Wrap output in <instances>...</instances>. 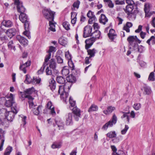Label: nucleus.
I'll use <instances>...</instances> for the list:
<instances>
[{
  "label": "nucleus",
  "instance_id": "f257e3e1",
  "mask_svg": "<svg viewBox=\"0 0 155 155\" xmlns=\"http://www.w3.org/2000/svg\"><path fill=\"white\" fill-rule=\"evenodd\" d=\"M126 2L127 4L124 9L125 12L127 15V18L130 20H134L136 16L139 12L137 9V5L133 0H126Z\"/></svg>",
  "mask_w": 155,
  "mask_h": 155
},
{
  "label": "nucleus",
  "instance_id": "f03ea898",
  "mask_svg": "<svg viewBox=\"0 0 155 155\" xmlns=\"http://www.w3.org/2000/svg\"><path fill=\"white\" fill-rule=\"evenodd\" d=\"M48 64V66H47L46 69V74L48 75L52 74V71H53L55 74H58V72L56 70L57 63L55 59L51 58L49 60Z\"/></svg>",
  "mask_w": 155,
  "mask_h": 155
},
{
  "label": "nucleus",
  "instance_id": "7ed1b4c3",
  "mask_svg": "<svg viewBox=\"0 0 155 155\" xmlns=\"http://www.w3.org/2000/svg\"><path fill=\"white\" fill-rule=\"evenodd\" d=\"M5 105L8 107H11V110H15L16 113H18V109L16 104L14 102L13 95L12 94H10L9 96H6Z\"/></svg>",
  "mask_w": 155,
  "mask_h": 155
},
{
  "label": "nucleus",
  "instance_id": "20e7f679",
  "mask_svg": "<svg viewBox=\"0 0 155 155\" xmlns=\"http://www.w3.org/2000/svg\"><path fill=\"white\" fill-rule=\"evenodd\" d=\"M42 12L45 18L49 21H54L55 12L49 9H44Z\"/></svg>",
  "mask_w": 155,
  "mask_h": 155
},
{
  "label": "nucleus",
  "instance_id": "39448f33",
  "mask_svg": "<svg viewBox=\"0 0 155 155\" xmlns=\"http://www.w3.org/2000/svg\"><path fill=\"white\" fill-rule=\"evenodd\" d=\"M65 86V84L64 85L59 86L58 91V93L60 94L61 97L64 99V100H66L68 96V93L66 92L65 91L64 87Z\"/></svg>",
  "mask_w": 155,
  "mask_h": 155
},
{
  "label": "nucleus",
  "instance_id": "423d86ee",
  "mask_svg": "<svg viewBox=\"0 0 155 155\" xmlns=\"http://www.w3.org/2000/svg\"><path fill=\"white\" fill-rule=\"evenodd\" d=\"M92 27L90 25H87L84 28V31L83 36L86 38L87 37L91 36L92 34Z\"/></svg>",
  "mask_w": 155,
  "mask_h": 155
},
{
  "label": "nucleus",
  "instance_id": "0eeeda50",
  "mask_svg": "<svg viewBox=\"0 0 155 155\" xmlns=\"http://www.w3.org/2000/svg\"><path fill=\"white\" fill-rule=\"evenodd\" d=\"M15 111V110H12L11 111L6 112L5 114L6 119L8 121H12L14 118L15 114L17 113Z\"/></svg>",
  "mask_w": 155,
  "mask_h": 155
},
{
  "label": "nucleus",
  "instance_id": "6e6552de",
  "mask_svg": "<svg viewBox=\"0 0 155 155\" xmlns=\"http://www.w3.org/2000/svg\"><path fill=\"white\" fill-rule=\"evenodd\" d=\"M72 113L74 114V117L75 120L78 121L80 118H81V110L77 107H74L72 109Z\"/></svg>",
  "mask_w": 155,
  "mask_h": 155
},
{
  "label": "nucleus",
  "instance_id": "1a4fd4ad",
  "mask_svg": "<svg viewBox=\"0 0 155 155\" xmlns=\"http://www.w3.org/2000/svg\"><path fill=\"white\" fill-rule=\"evenodd\" d=\"M25 23L24 26L25 31L23 32L24 34L29 39L31 38L30 32L29 31L30 29V23L28 21L24 22Z\"/></svg>",
  "mask_w": 155,
  "mask_h": 155
},
{
  "label": "nucleus",
  "instance_id": "9d476101",
  "mask_svg": "<svg viewBox=\"0 0 155 155\" xmlns=\"http://www.w3.org/2000/svg\"><path fill=\"white\" fill-rule=\"evenodd\" d=\"M95 41V39L94 38H89L86 39L85 41V48L86 50H88L93 45Z\"/></svg>",
  "mask_w": 155,
  "mask_h": 155
},
{
  "label": "nucleus",
  "instance_id": "9b49d317",
  "mask_svg": "<svg viewBox=\"0 0 155 155\" xmlns=\"http://www.w3.org/2000/svg\"><path fill=\"white\" fill-rule=\"evenodd\" d=\"M31 65L30 61H28L25 63L20 64L19 67L20 70L22 71L25 74L27 72L26 68L29 66Z\"/></svg>",
  "mask_w": 155,
  "mask_h": 155
},
{
  "label": "nucleus",
  "instance_id": "f8f14e48",
  "mask_svg": "<svg viewBox=\"0 0 155 155\" xmlns=\"http://www.w3.org/2000/svg\"><path fill=\"white\" fill-rule=\"evenodd\" d=\"M72 113H69L65 115L66 125H69L72 124Z\"/></svg>",
  "mask_w": 155,
  "mask_h": 155
},
{
  "label": "nucleus",
  "instance_id": "ddd939ff",
  "mask_svg": "<svg viewBox=\"0 0 155 155\" xmlns=\"http://www.w3.org/2000/svg\"><path fill=\"white\" fill-rule=\"evenodd\" d=\"M16 30L15 28H11L7 30L6 31V34L8 37L12 38L16 34Z\"/></svg>",
  "mask_w": 155,
  "mask_h": 155
},
{
  "label": "nucleus",
  "instance_id": "4468645a",
  "mask_svg": "<svg viewBox=\"0 0 155 155\" xmlns=\"http://www.w3.org/2000/svg\"><path fill=\"white\" fill-rule=\"evenodd\" d=\"M68 64L69 66L72 71V73L74 74L75 75H77L79 72L78 71H76L75 70V66L74 64L71 60L68 61Z\"/></svg>",
  "mask_w": 155,
  "mask_h": 155
},
{
  "label": "nucleus",
  "instance_id": "2eb2a0df",
  "mask_svg": "<svg viewBox=\"0 0 155 155\" xmlns=\"http://www.w3.org/2000/svg\"><path fill=\"white\" fill-rule=\"evenodd\" d=\"M16 39L19 41L20 43L24 45H27L28 41L24 37L20 35H18L16 37Z\"/></svg>",
  "mask_w": 155,
  "mask_h": 155
},
{
  "label": "nucleus",
  "instance_id": "dca6fc26",
  "mask_svg": "<svg viewBox=\"0 0 155 155\" xmlns=\"http://www.w3.org/2000/svg\"><path fill=\"white\" fill-rule=\"evenodd\" d=\"M49 58L48 57L47 58L45 59V61L43 63L42 67L38 71V74H42L45 69V67L48 65L47 62L49 61Z\"/></svg>",
  "mask_w": 155,
  "mask_h": 155
},
{
  "label": "nucleus",
  "instance_id": "f3484780",
  "mask_svg": "<svg viewBox=\"0 0 155 155\" xmlns=\"http://www.w3.org/2000/svg\"><path fill=\"white\" fill-rule=\"evenodd\" d=\"M49 86L51 90L53 91H54L56 88V83L55 80L53 78L50 79L49 81Z\"/></svg>",
  "mask_w": 155,
  "mask_h": 155
},
{
  "label": "nucleus",
  "instance_id": "a211bd4d",
  "mask_svg": "<svg viewBox=\"0 0 155 155\" xmlns=\"http://www.w3.org/2000/svg\"><path fill=\"white\" fill-rule=\"evenodd\" d=\"M108 35L110 39L112 41H113L117 36V35L115 34V31L113 29H110V30Z\"/></svg>",
  "mask_w": 155,
  "mask_h": 155
},
{
  "label": "nucleus",
  "instance_id": "6ab92c4d",
  "mask_svg": "<svg viewBox=\"0 0 155 155\" xmlns=\"http://www.w3.org/2000/svg\"><path fill=\"white\" fill-rule=\"evenodd\" d=\"M2 24L6 27H11L13 25V23L9 20H4L2 23Z\"/></svg>",
  "mask_w": 155,
  "mask_h": 155
},
{
  "label": "nucleus",
  "instance_id": "aec40b11",
  "mask_svg": "<svg viewBox=\"0 0 155 155\" xmlns=\"http://www.w3.org/2000/svg\"><path fill=\"white\" fill-rule=\"evenodd\" d=\"M0 133L2 134V136L3 137V138L1 140V142L0 144V151H2L3 149V147L5 141L4 134L5 133V131L3 130L2 129L0 128Z\"/></svg>",
  "mask_w": 155,
  "mask_h": 155
},
{
  "label": "nucleus",
  "instance_id": "412c9836",
  "mask_svg": "<svg viewBox=\"0 0 155 155\" xmlns=\"http://www.w3.org/2000/svg\"><path fill=\"white\" fill-rule=\"evenodd\" d=\"M42 106L39 105L37 108H34L31 109L33 113L35 115H38L39 114L40 111L41 110Z\"/></svg>",
  "mask_w": 155,
  "mask_h": 155
},
{
  "label": "nucleus",
  "instance_id": "4be33fe9",
  "mask_svg": "<svg viewBox=\"0 0 155 155\" xmlns=\"http://www.w3.org/2000/svg\"><path fill=\"white\" fill-rule=\"evenodd\" d=\"M101 35V32L98 30H96L94 32H92V35L91 36H92V38H94L95 39H98L99 38Z\"/></svg>",
  "mask_w": 155,
  "mask_h": 155
},
{
  "label": "nucleus",
  "instance_id": "5701e85b",
  "mask_svg": "<svg viewBox=\"0 0 155 155\" xmlns=\"http://www.w3.org/2000/svg\"><path fill=\"white\" fill-rule=\"evenodd\" d=\"M53 21H49V24L50 26V27L48 31V33L50 32V31H51L53 32H55L56 31L55 25V24H56V23H54L53 22Z\"/></svg>",
  "mask_w": 155,
  "mask_h": 155
},
{
  "label": "nucleus",
  "instance_id": "b1692460",
  "mask_svg": "<svg viewBox=\"0 0 155 155\" xmlns=\"http://www.w3.org/2000/svg\"><path fill=\"white\" fill-rule=\"evenodd\" d=\"M19 18L20 21H21L22 23H24V22H25L28 21V17L25 13L20 14L19 16Z\"/></svg>",
  "mask_w": 155,
  "mask_h": 155
},
{
  "label": "nucleus",
  "instance_id": "393cba45",
  "mask_svg": "<svg viewBox=\"0 0 155 155\" xmlns=\"http://www.w3.org/2000/svg\"><path fill=\"white\" fill-rule=\"evenodd\" d=\"M133 47L134 50L137 49L138 51L140 53H142L143 51L144 47L142 45H140L138 47V45L137 43H135Z\"/></svg>",
  "mask_w": 155,
  "mask_h": 155
},
{
  "label": "nucleus",
  "instance_id": "a878e982",
  "mask_svg": "<svg viewBox=\"0 0 155 155\" xmlns=\"http://www.w3.org/2000/svg\"><path fill=\"white\" fill-rule=\"evenodd\" d=\"M88 55H89L90 58L93 57L95 56V54L96 53V50L94 49L93 48L92 49H88L87 50Z\"/></svg>",
  "mask_w": 155,
  "mask_h": 155
},
{
  "label": "nucleus",
  "instance_id": "bb28decb",
  "mask_svg": "<svg viewBox=\"0 0 155 155\" xmlns=\"http://www.w3.org/2000/svg\"><path fill=\"white\" fill-rule=\"evenodd\" d=\"M115 109V107L112 106H109L107 107V110L103 111V113L106 115L111 113Z\"/></svg>",
  "mask_w": 155,
  "mask_h": 155
},
{
  "label": "nucleus",
  "instance_id": "cd10ccee",
  "mask_svg": "<svg viewBox=\"0 0 155 155\" xmlns=\"http://www.w3.org/2000/svg\"><path fill=\"white\" fill-rule=\"evenodd\" d=\"M58 42L60 45L65 46L67 44V39L64 37H61L59 38Z\"/></svg>",
  "mask_w": 155,
  "mask_h": 155
},
{
  "label": "nucleus",
  "instance_id": "c85d7f7f",
  "mask_svg": "<svg viewBox=\"0 0 155 155\" xmlns=\"http://www.w3.org/2000/svg\"><path fill=\"white\" fill-rule=\"evenodd\" d=\"M137 36H131L127 38V40L130 45H132V44L133 42H136V39H137Z\"/></svg>",
  "mask_w": 155,
  "mask_h": 155
},
{
  "label": "nucleus",
  "instance_id": "c756f323",
  "mask_svg": "<svg viewBox=\"0 0 155 155\" xmlns=\"http://www.w3.org/2000/svg\"><path fill=\"white\" fill-rule=\"evenodd\" d=\"M56 80L58 83L61 84H64L66 81L64 78L60 76H58L56 77Z\"/></svg>",
  "mask_w": 155,
  "mask_h": 155
},
{
  "label": "nucleus",
  "instance_id": "7c9ffc66",
  "mask_svg": "<svg viewBox=\"0 0 155 155\" xmlns=\"http://www.w3.org/2000/svg\"><path fill=\"white\" fill-rule=\"evenodd\" d=\"M61 73L63 76H66L69 74V71L67 66H64L61 70Z\"/></svg>",
  "mask_w": 155,
  "mask_h": 155
},
{
  "label": "nucleus",
  "instance_id": "2f4dec72",
  "mask_svg": "<svg viewBox=\"0 0 155 155\" xmlns=\"http://www.w3.org/2000/svg\"><path fill=\"white\" fill-rule=\"evenodd\" d=\"M108 21V19L103 14L101 15V18L100 19V21L101 23H102L104 25H105L106 23Z\"/></svg>",
  "mask_w": 155,
  "mask_h": 155
},
{
  "label": "nucleus",
  "instance_id": "473e14b6",
  "mask_svg": "<svg viewBox=\"0 0 155 155\" xmlns=\"http://www.w3.org/2000/svg\"><path fill=\"white\" fill-rule=\"evenodd\" d=\"M55 48L52 46H50L49 47V50L48 51V55H47L45 58H47L48 57H49V60L51 58V52L53 51H55Z\"/></svg>",
  "mask_w": 155,
  "mask_h": 155
},
{
  "label": "nucleus",
  "instance_id": "72a5a7b5",
  "mask_svg": "<svg viewBox=\"0 0 155 155\" xmlns=\"http://www.w3.org/2000/svg\"><path fill=\"white\" fill-rule=\"evenodd\" d=\"M55 123L59 128V129H62L63 128L64 124L61 120L60 119H55Z\"/></svg>",
  "mask_w": 155,
  "mask_h": 155
},
{
  "label": "nucleus",
  "instance_id": "f704fd0d",
  "mask_svg": "<svg viewBox=\"0 0 155 155\" xmlns=\"http://www.w3.org/2000/svg\"><path fill=\"white\" fill-rule=\"evenodd\" d=\"M25 76L26 78L24 81L25 83L27 84H29L30 83L32 84V83L34 82V81H33V78L32 79L29 75L27 74Z\"/></svg>",
  "mask_w": 155,
  "mask_h": 155
},
{
  "label": "nucleus",
  "instance_id": "c9c22d12",
  "mask_svg": "<svg viewBox=\"0 0 155 155\" xmlns=\"http://www.w3.org/2000/svg\"><path fill=\"white\" fill-rule=\"evenodd\" d=\"M8 46L9 49L10 50L13 49L14 51L16 50L15 46L13 41H11L8 42Z\"/></svg>",
  "mask_w": 155,
  "mask_h": 155
},
{
  "label": "nucleus",
  "instance_id": "e433bc0d",
  "mask_svg": "<svg viewBox=\"0 0 155 155\" xmlns=\"http://www.w3.org/2000/svg\"><path fill=\"white\" fill-rule=\"evenodd\" d=\"M98 109V107L95 105L92 104L88 110V112H89L94 111H97Z\"/></svg>",
  "mask_w": 155,
  "mask_h": 155
},
{
  "label": "nucleus",
  "instance_id": "4c0bfd02",
  "mask_svg": "<svg viewBox=\"0 0 155 155\" xmlns=\"http://www.w3.org/2000/svg\"><path fill=\"white\" fill-rule=\"evenodd\" d=\"M25 93L27 94L30 95L31 94L34 93L35 90L34 88L33 87L27 89L25 91Z\"/></svg>",
  "mask_w": 155,
  "mask_h": 155
},
{
  "label": "nucleus",
  "instance_id": "58836bf2",
  "mask_svg": "<svg viewBox=\"0 0 155 155\" xmlns=\"http://www.w3.org/2000/svg\"><path fill=\"white\" fill-rule=\"evenodd\" d=\"M18 12L20 13V14L24 13V12L25 11V8L23 6L22 4H21L17 6Z\"/></svg>",
  "mask_w": 155,
  "mask_h": 155
},
{
  "label": "nucleus",
  "instance_id": "ea45409f",
  "mask_svg": "<svg viewBox=\"0 0 155 155\" xmlns=\"http://www.w3.org/2000/svg\"><path fill=\"white\" fill-rule=\"evenodd\" d=\"M21 94L22 97L27 98H28V100L34 99V98L31 96L27 94L26 93H25V91L24 92H21Z\"/></svg>",
  "mask_w": 155,
  "mask_h": 155
},
{
  "label": "nucleus",
  "instance_id": "a19ab883",
  "mask_svg": "<svg viewBox=\"0 0 155 155\" xmlns=\"http://www.w3.org/2000/svg\"><path fill=\"white\" fill-rule=\"evenodd\" d=\"M150 42L152 45L155 44V37L153 36H152L150 39H148L146 42L149 45H150Z\"/></svg>",
  "mask_w": 155,
  "mask_h": 155
},
{
  "label": "nucleus",
  "instance_id": "79ce46f5",
  "mask_svg": "<svg viewBox=\"0 0 155 155\" xmlns=\"http://www.w3.org/2000/svg\"><path fill=\"white\" fill-rule=\"evenodd\" d=\"M80 3V2L79 0H77L76 2H74L73 5V8H71L72 9V10H74L75 8H76L77 9H78Z\"/></svg>",
  "mask_w": 155,
  "mask_h": 155
},
{
  "label": "nucleus",
  "instance_id": "37998d69",
  "mask_svg": "<svg viewBox=\"0 0 155 155\" xmlns=\"http://www.w3.org/2000/svg\"><path fill=\"white\" fill-rule=\"evenodd\" d=\"M107 136L110 138H112L116 137V134L115 131H110L107 134Z\"/></svg>",
  "mask_w": 155,
  "mask_h": 155
},
{
  "label": "nucleus",
  "instance_id": "c03bdc74",
  "mask_svg": "<svg viewBox=\"0 0 155 155\" xmlns=\"http://www.w3.org/2000/svg\"><path fill=\"white\" fill-rule=\"evenodd\" d=\"M75 78L72 75H71L67 77L66 80L67 81L69 82L72 83L74 82L75 80Z\"/></svg>",
  "mask_w": 155,
  "mask_h": 155
},
{
  "label": "nucleus",
  "instance_id": "a18cd8bd",
  "mask_svg": "<svg viewBox=\"0 0 155 155\" xmlns=\"http://www.w3.org/2000/svg\"><path fill=\"white\" fill-rule=\"evenodd\" d=\"M112 126V124L110 121H108L104 124L102 128L103 130H106L108 127Z\"/></svg>",
  "mask_w": 155,
  "mask_h": 155
},
{
  "label": "nucleus",
  "instance_id": "49530a36",
  "mask_svg": "<svg viewBox=\"0 0 155 155\" xmlns=\"http://www.w3.org/2000/svg\"><path fill=\"white\" fill-rule=\"evenodd\" d=\"M12 147H8L6 149L4 153L5 155H9L12 150Z\"/></svg>",
  "mask_w": 155,
  "mask_h": 155
},
{
  "label": "nucleus",
  "instance_id": "de8ad7c7",
  "mask_svg": "<svg viewBox=\"0 0 155 155\" xmlns=\"http://www.w3.org/2000/svg\"><path fill=\"white\" fill-rule=\"evenodd\" d=\"M61 144L60 143L55 142L52 144L51 147L53 149L59 148L61 147Z\"/></svg>",
  "mask_w": 155,
  "mask_h": 155
},
{
  "label": "nucleus",
  "instance_id": "09e8293b",
  "mask_svg": "<svg viewBox=\"0 0 155 155\" xmlns=\"http://www.w3.org/2000/svg\"><path fill=\"white\" fill-rule=\"evenodd\" d=\"M144 11L145 13L149 12L150 11V4L149 3H145L144 5Z\"/></svg>",
  "mask_w": 155,
  "mask_h": 155
},
{
  "label": "nucleus",
  "instance_id": "8fccbe9b",
  "mask_svg": "<svg viewBox=\"0 0 155 155\" xmlns=\"http://www.w3.org/2000/svg\"><path fill=\"white\" fill-rule=\"evenodd\" d=\"M117 120V117L116 115L114 114L113 115L111 120H110L109 121H110L111 123V124H112L113 126V124H115L116 123Z\"/></svg>",
  "mask_w": 155,
  "mask_h": 155
},
{
  "label": "nucleus",
  "instance_id": "3c124183",
  "mask_svg": "<svg viewBox=\"0 0 155 155\" xmlns=\"http://www.w3.org/2000/svg\"><path fill=\"white\" fill-rule=\"evenodd\" d=\"M148 80L149 81H154L155 80V77L154 76V73L153 72H151L150 74Z\"/></svg>",
  "mask_w": 155,
  "mask_h": 155
},
{
  "label": "nucleus",
  "instance_id": "603ef678",
  "mask_svg": "<svg viewBox=\"0 0 155 155\" xmlns=\"http://www.w3.org/2000/svg\"><path fill=\"white\" fill-rule=\"evenodd\" d=\"M144 92L146 94H149L151 92V90L150 87L147 86H145L144 87Z\"/></svg>",
  "mask_w": 155,
  "mask_h": 155
},
{
  "label": "nucleus",
  "instance_id": "864d4df0",
  "mask_svg": "<svg viewBox=\"0 0 155 155\" xmlns=\"http://www.w3.org/2000/svg\"><path fill=\"white\" fill-rule=\"evenodd\" d=\"M33 81H34V82L32 83V84H39L41 81V79L40 78H35L34 77H33Z\"/></svg>",
  "mask_w": 155,
  "mask_h": 155
},
{
  "label": "nucleus",
  "instance_id": "5fc2aeb1",
  "mask_svg": "<svg viewBox=\"0 0 155 155\" xmlns=\"http://www.w3.org/2000/svg\"><path fill=\"white\" fill-rule=\"evenodd\" d=\"M63 26L65 29L67 30L70 29L69 27L70 25L69 23L67 21H65L63 23Z\"/></svg>",
  "mask_w": 155,
  "mask_h": 155
},
{
  "label": "nucleus",
  "instance_id": "6e6d98bb",
  "mask_svg": "<svg viewBox=\"0 0 155 155\" xmlns=\"http://www.w3.org/2000/svg\"><path fill=\"white\" fill-rule=\"evenodd\" d=\"M122 113L123 114L122 116L121 117V118L122 119H123L124 118L126 117L127 121L128 122H129L130 118L128 115H127V114L129 113V112L128 113H125L124 112H122Z\"/></svg>",
  "mask_w": 155,
  "mask_h": 155
},
{
  "label": "nucleus",
  "instance_id": "4d7b16f0",
  "mask_svg": "<svg viewBox=\"0 0 155 155\" xmlns=\"http://www.w3.org/2000/svg\"><path fill=\"white\" fill-rule=\"evenodd\" d=\"M33 99H30L28 101V103L29 104V107L30 108H33L34 107L36 106L35 105H34L33 102Z\"/></svg>",
  "mask_w": 155,
  "mask_h": 155
},
{
  "label": "nucleus",
  "instance_id": "13d9d810",
  "mask_svg": "<svg viewBox=\"0 0 155 155\" xmlns=\"http://www.w3.org/2000/svg\"><path fill=\"white\" fill-rule=\"evenodd\" d=\"M94 12H91V11L89 10L87 14V17L90 18H95V16L93 14Z\"/></svg>",
  "mask_w": 155,
  "mask_h": 155
},
{
  "label": "nucleus",
  "instance_id": "bf43d9fd",
  "mask_svg": "<svg viewBox=\"0 0 155 155\" xmlns=\"http://www.w3.org/2000/svg\"><path fill=\"white\" fill-rule=\"evenodd\" d=\"M129 128V127L127 125H125V128L121 131V134L123 135L125 134Z\"/></svg>",
  "mask_w": 155,
  "mask_h": 155
},
{
  "label": "nucleus",
  "instance_id": "052dcab7",
  "mask_svg": "<svg viewBox=\"0 0 155 155\" xmlns=\"http://www.w3.org/2000/svg\"><path fill=\"white\" fill-rule=\"evenodd\" d=\"M133 107L135 110H138L141 107V104L140 103L135 104L134 105Z\"/></svg>",
  "mask_w": 155,
  "mask_h": 155
},
{
  "label": "nucleus",
  "instance_id": "680f3d73",
  "mask_svg": "<svg viewBox=\"0 0 155 155\" xmlns=\"http://www.w3.org/2000/svg\"><path fill=\"white\" fill-rule=\"evenodd\" d=\"M73 14H74V15H75V17H74V18L73 19H72V20H71V23H72V24H74L76 23V15L75 14V13L71 12V18H72V15Z\"/></svg>",
  "mask_w": 155,
  "mask_h": 155
},
{
  "label": "nucleus",
  "instance_id": "e2e57ef3",
  "mask_svg": "<svg viewBox=\"0 0 155 155\" xmlns=\"http://www.w3.org/2000/svg\"><path fill=\"white\" fill-rule=\"evenodd\" d=\"M65 56L66 58H68V61L71 60V55L70 54L68 51L65 52Z\"/></svg>",
  "mask_w": 155,
  "mask_h": 155
},
{
  "label": "nucleus",
  "instance_id": "0e129e2a",
  "mask_svg": "<svg viewBox=\"0 0 155 155\" xmlns=\"http://www.w3.org/2000/svg\"><path fill=\"white\" fill-rule=\"evenodd\" d=\"M70 104L72 107H74L75 105V101L73 100L71 97H70L69 100Z\"/></svg>",
  "mask_w": 155,
  "mask_h": 155
},
{
  "label": "nucleus",
  "instance_id": "69168bd1",
  "mask_svg": "<svg viewBox=\"0 0 155 155\" xmlns=\"http://www.w3.org/2000/svg\"><path fill=\"white\" fill-rule=\"evenodd\" d=\"M0 39L1 41L5 43L7 42L8 41L7 37L5 36L1 37Z\"/></svg>",
  "mask_w": 155,
  "mask_h": 155
},
{
  "label": "nucleus",
  "instance_id": "338daca9",
  "mask_svg": "<svg viewBox=\"0 0 155 155\" xmlns=\"http://www.w3.org/2000/svg\"><path fill=\"white\" fill-rule=\"evenodd\" d=\"M56 59L58 63L61 64L63 63V59L59 56H56Z\"/></svg>",
  "mask_w": 155,
  "mask_h": 155
},
{
  "label": "nucleus",
  "instance_id": "774afa93",
  "mask_svg": "<svg viewBox=\"0 0 155 155\" xmlns=\"http://www.w3.org/2000/svg\"><path fill=\"white\" fill-rule=\"evenodd\" d=\"M155 14V12L154 11L149 12L147 13H145V17H150L152 15Z\"/></svg>",
  "mask_w": 155,
  "mask_h": 155
}]
</instances>
